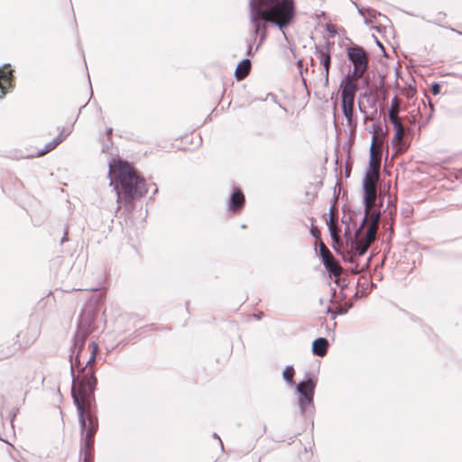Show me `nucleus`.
Returning <instances> with one entry per match:
<instances>
[{"mask_svg":"<svg viewBox=\"0 0 462 462\" xmlns=\"http://www.w3.org/2000/svg\"><path fill=\"white\" fill-rule=\"evenodd\" d=\"M108 177L110 186L113 187V191L117 197L116 211L121 208V205H124L127 211H133L136 200L148 192L144 179L127 162L119 157L109 162Z\"/></svg>","mask_w":462,"mask_h":462,"instance_id":"1","label":"nucleus"},{"mask_svg":"<svg viewBox=\"0 0 462 462\" xmlns=\"http://www.w3.org/2000/svg\"><path fill=\"white\" fill-rule=\"evenodd\" d=\"M295 369L293 365H287L282 373L285 383L294 389L295 404L300 415L305 419H312L315 412L314 396L318 384V378L312 372H305L303 378L294 381Z\"/></svg>","mask_w":462,"mask_h":462,"instance_id":"2","label":"nucleus"},{"mask_svg":"<svg viewBox=\"0 0 462 462\" xmlns=\"http://www.w3.org/2000/svg\"><path fill=\"white\" fill-rule=\"evenodd\" d=\"M256 18L276 26L286 38L285 30L297 19L295 0H266L263 10L254 12Z\"/></svg>","mask_w":462,"mask_h":462,"instance_id":"3","label":"nucleus"},{"mask_svg":"<svg viewBox=\"0 0 462 462\" xmlns=\"http://www.w3.org/2000/svg\"><path fill=\"white\" fill-rule=\"evenodd\" d=\"M79 393H76L75 384H71V397L77 410L79 423L80 427V448L82 452L84 449H88V448L94 444V439L90 438V434L97 429V424L96 417L90 418L89 423L91 427L87 429L84 407L82 402L79 398Z\"/></svg>","mask_w":462,"mask_h":462,"instance_id":"4","label":"nucleus"},{"mask_svg":"<svg viewBox=\"0 0 462 462\" xmlns=\"http://www.w3.org/2000/svg\"><path fill=\"white\" fill-rule=\"evenodd\" d=\"M97 384V378L94 369H80L76 377L75 386L79 388V393L84 395L88 401L94 399V393Z\"/></svg>","mask_w":462,"mask_h":462,"instance_id":"5","label":"nucleus"},{"mask_svg":"<svg viewBox=\"0 0 462 462\" xmlns=\"http://www.w3.org/2000/svg\"><path fill=\"white\" fill-rule=\"evenodd\" d=\"M346 244L348 247L350 255L347 258H344V261L355 264L356 266L354 272L358 273L357 260L366 254L369 245L368 244L363 243V240L356 238V234L349 235L347 237H346Z\"/></svg>","mask_w":462,"mask_h":462,"instance_id":"6","label":"nucleus"},{"mask_svg":"<svg viewBox=\"0 0 462 462\" xmlns=\"http://www.w3.org/2000/svg\"><path fill=\"white\" fill-rule=\"evenodd\" d=\"M96 316L95 310H89L80 315L73 339L79 343H85L87 337L95 330Z\"/></svg>","mask_w":462,"mask_h":462,"instance_id":"7","label":"nucleus"},{"mask_svg":"<svg viewBox=\"0 0 462 462\" xmlns=\"http://www.w3.org/2000/svg\"><path fill=\"white\" fill-rule=\"evenodd\" d=\"M350 42L349 45L346 46V54L348 61L352 64L353 67L361 68L367 69L368 68V58L366 56L365 50L352 42V40L347 39Z\"/></svg>","mask_w":462,"mask_h":462,"instance_id":"8","label":"nucleus"},{"mask_svg":"<svg viewBox=\"0 0 462 462\" xmlns=\"http://www.w3.org/2000/svg\"><path fill=\"white\" fill-rule=\"evenodd\" d=\"M14 69L10 63L0 66V100L15 87Z\"/></svg>","mask_w":462,"mask_h":462,"instance_id":"9","label":"nucleus"},{"mask_svg":"<svg viewBox=\"0 0 462 462\" xmlns=\"http://www.w3.org/2000/svg\"><path fill=\"white\" fill-rule=\"evenodd\" d=\"M249 10H250V22L253 25L252 37L247 43L246 56H254L259 49V45L253 49V44L255 42L256 38L262 30H265V25L262 24L254 14V0H249Z\"/></svg>","mask_w":462,"mask_h":462,"instance_id":"10","label":"nucleus"},{"mask_svg":"<svg viewBox=\"0 0 462 462\" xmlns=\"http://www.w3.org/2000/svg\"><path fill=\"white\" fill-rule=\"evenodd\" d=\"M245 206V196L242 189L238 186H232L228 199L226 200L227 210L236 212L242 210Z\"/></svg>","mask_w":462,"mask_h":462,"instance_id":"11","label":"nucleus"},{"mask_svg":"<svg viewBox=\"0 0 462 462\" xmlns=\"http://www.w3.org/2000/svg\"><path fill=\"white\" fill-rule=\"evenodd\" d=\"M85 343H79L77 340L73 339V343L70 346V353L69 355V362L70 364L69 365V371L71 375V384L76 383V375H75V368L76 367H82L81 366V361H80V352L84 348Z\"/></svg>","mask_w":462,"mask_h":462,"instance_id":"12","label":"nucleus"},{"mask_svg":"<svg viewBox=\"0 0 462 462\" xmlns=\"http://www.w3.org/2000/svg\"><path fill=\"white\" fill-rule=\"evenodd\" d=\"M65 129L62 127L60 128V134L53 138L51 141L48 142L43 148L40 149L33 157H40L42 155H45L46 153L51 152L54 150L60 143L63 142V140L70 134V132H68L64 134Z\"/></svg>","mask_w":462,"mask_h":462,"instance_id":"13","label":"nucleus"},{"mask_svg":"<svg viewBox=\"0 0 462 462\" xmlns=\"http://www.w3.org/2000/svg\"><path fill=\"white\" fill-rule=\"evenodd\" d=\"M357 89L358 88L354 83V79L345 75L339 85L340 97H355Z\"/></svg>","mask_w":462,"mask_h":462,"instance_id":"14","label":"nucleus"},{"mask_svg":"<svg viewBox=\"0 0 462 462\" xmlns=\"http://www.w3.org/2000/svg\"><path fill=\"white\" fill-rule=\"evenodd\" d=\"M376 137L372 136L371 145L369 148V160L367 168L365 169V173H368L369 176H373L374 180H377L379 177L378 171L376 170V162H375V152H374V145H375Z\"/></svg>","mask_w":462,"mask_h":462,"instance_id":"15","label":"nucleus"},{"mask_svg":"<svg viewBox=\"0 0 462 462\" xmlns=\"http://www.w3.org/2000/svg\"><path fill=\"white\" fill-rule=\"evenodd\" d=\"M319 60L320 65L323 67V76L325 86L328 85L329 82V68L331 64V55L328 52L324 53L323 51L318 50L315 52Z\"/></svg>","mask_w":462,"mask_h":462,"instance_id":"16","label":"nucleus"},{"mask_svg":"<svg viewBox=\"0 0 462 462\" xmlns=\"http://www.w3.org/2000/svg\"><path fill=\"white\" fill-rule=\"evenodd\" d=\"M374 178L369 176L368 173H365L362 178V196L375 197L376 187L374 183Z\"/></svg>","mask_w":462,"mask_h":462,"instance_id":"17","label":"nucleus"},{"mask_svg":"<svg viewBox=\"0 0 462 462\" xmlns=\"http://www.w3.org/2000/svg\"><path fill=\"white\" fill-rule=\"evenodd\" d=\"M328 339L319 337L312 341L311 352L316 356H323L328 352Z\"/></svg>","mask_w":462,"mask_h":462,"instance_id":"18","label":"nucleus"},{"mask_svg":"<svg viewBox=\"0 0 462 462\" xmlns=\"http://www.w3.org/2000/svg\"><path fill=\"white\" fill-rule=\"evenodd\" d=\"M251 70V61L248 58L242 59L235 70V78L236 80H243Z\"/></svg>","mask_w":462,"mask_h":462,"instance_id":"19","label":"nucleus"},{"mask_svg":"<svg viewBox=\"0 0 462 462\" xmlns=\"http://www.w3.org/2000/svg\"><path fill=\"white\" fill-rule=\"evenodd\" d=\"M353 102L354 97H340V106L343 116L346 117L347 124H351L353 118Z\"/></svg>","mask_w":462,"mask_h":462,"instance_id":"20","label":"nucleus"},{"mask_svg":"<svg viewBox=\"0 0 462 462\" xmlns=\"http://www.w3.org/2000/svg\"><path fill=\"white\" fill-rule=\"evenodd\" d=\"M332 211H333V206H331L329 208L328 217V218L326 217V225L328 226V233H329L331 241L333 243V248H334L336 254H341V252L337 248L335 247V245L338 243V236L334 228Z\"/></svg>","mask_w":462,"mask_h":462,"instance_id":"21","label":"nucleus"},{"mask_svg":"<svg viewBox=\"0 0 462 462\" xmlns=\"http://www.w3.org/2000/svg\"><path fill=\"white\" fill-rule=\"evenodd\" d=\"M326 269V271L328 273V276H338L342 271V268L340 265H338L334 260L332 259H323L322 263Z\"/></svg>","mask_w":462,"mask_h":462,"instance_id":"22","label":"nucleus"},{"mask_svg":"<svg viewBox=\"0 0 462 462\" xmlns=\"http://www.w3.org/2000/svg\"><path fill=\"white\" fill-rule=\"evenodd\" d=\"M315 254L319 258L321 263H323V259H331L330 258V252L328 249L325 246V245L320 242L319 244V246L315 247Z\"/></svg>","mask_w":462,"mask_h":462,"instance_id":"23","label":"nucleus"},{"mask_svg":"<svg viewBox=\"0 0 462 462\" xmlns=\"http://www.w3.org/2000/svg\"><path fill=\"white\" fill-rule=\"evenodd\" d=\"M375 202V197L362 196V205L364 207V214L369 216V210Z\"/></svg>","mask_w":462,"mask_h":462,"instance_id":"24","label":"nucleus"},{"mask_svg":"<svg viewBox=\"0 0 462 462\" xmlns=\"http://www.w3.org/2000/svg\"><path fill=\"white\" fill-rule=\"evenodd\" d=\"M380 215H381V210L380 208L375 211V212H373L371 215H370V224H369V228H372L374 230H377L378 228V222H379V219H380Z\"/></svg>","mask_w":462,"mask_h":462,"instance_id":"25","label":"nucleus"},{"mask_svg":"<svg viewBox=\"0 0 462 462\" xmlns=\"http://www.w3.org/2000/svg\"><path fill=\"white\" fill-rule=\"evenodd\" d=\"M365 71H366V69H365L353 67V69H350L347 72V74H346V75L355 80V79H361Z\"/></svg>","mask_w":462,"mask_h":462,"instance_id":"26","label":"nucleus"},{"mask_svg":"<svg viewBox=\"0 0 462 462\" xmlns=\"http://www.w3.org/2000/svg\"><path fill=\"white\" fill-rule=\"evenodd\" d=\"M333 48H334V42H330L329 40H327L323 46L315 44V52H318V50H321V51H323L324 53L328 52L331 55Z\"/></svg>","mask_w":462,"mask_h":462,"instance_id":"27","label":"nucleus"},{"mask_svg":"<svg viewBox=\"0 0 462 462\" xmlns=\"http://www.w3.org/2000/svg\"><path fill=\"white\" fill-rule=\"evenodd\" d=\"M389 117L394 132H404L402 125L393 116V110L390 111Z\"/></svg>","mask_w":462,"mask_h":462,"instance_id":"28","label":"nucleus"},{"mask_svg":"<svg viewBox=\"0 0 462 462\" xmlns=\"http://www.w3.org/2000/svg\"><path fill=\"white\" fill-rule=\"evenodd\" d=\"M366 14H367V17L366 16L364 17V23L365 24H369V23H373L374 20H375L376 14L380 15V13H376V11L372 8H367Z\"/></svg>","mask_w":462,"mask_h":462,"instance_id":"29","label":"nucleus"},{"mask_svg":"<svg viewBox=\"0 0 462 462\" xmlns=\"http://www.w3.org/2000/svg\"><path fill=\"white\" fill-rule=\"evenodd\" d=\"M375 233H376L375 230L368 227L365 232V238L362 239L363 243L368 244V245H370V244L375 239Z\"/></svg>","mask_w":462,"mask_h":462,"instance_id":"30","label":"nucleus"},{"mask_svg":"<svg viewBox=\"0 0 462 462\" xmlns=\"http://www.w3.org/2000/svg\"><path fill=\"white\" fill-rule=\"evenodd\" d=\"M358 88L365 89V92L362 95L364 97H366L367 96L372 95V91L370 89V85H369V82L367 79H361Z\"/></svg>","mask_w":462,"mask_h":462,"instance_id":"31","label":"nucleus"},{"mask_svg":"<svg viewBox=\"0 0 462 462\" xmlns=\"http://www.w3.org/2000/svg\"><path fill=\"white\" fill-rule=\"evenodd\" d=\"M368 217H369V216H367V215H365V214H364V216H363V217H362V219H361V221H360L359 225H358L357 226H356V227H355V232H354V234H356V238H358V236H359V235H360L361 231L364 229L365 225V223H366V221H367Z\"/></svg>","mask_w":462,"mask_h":462,"instance_id":"32","label":"nucleus"},{"mask_svg":"<svg viewBox=\"0 0 462 462\" xmlns=\"http://www.w3.org/2000/svg\"><path fill=\"white\" fill-rule=\"evenodd\" d=\"M112 146H113L112 137H108V139H106L102 144L101 152H103V153L108 152L109 150L112 148Z\"/></svg>","mask_w":462,"mask_h":462,"instance_id":"33","label":"nucleus"},{"mask_svg":"<svg viewBox=\"0 0 462 462\" xmlns=\"http://www.w3.org/2000/svg\"><path fill=\"white\" fill-rule=\"evenodd\" d=\"M382 125L379 121L373 122L372 125L368 128V132L370 134H373V136H374V133L377 131H382Z\"/></svg>","mask_w":462,"mask_h":462,"instance_id":"34","label":"nucleus"},{"mask_svg":"<svg viewBox=\"0 0 462 462\" xmlns=\"http://www.w3.org/2000/svg\"><path fill=\"white\" fill-rule=\"evenodd\" d=\"M325 30L328 32L330 37H335L337 34V31L335 25L332 23H326Z\"/></svg>","mask_w":462,"mask_h":462,"instance_id":"35","label":"nucleus"},{"mask_svg":"<svg viewBox=\"0 0 462 462\" xmlns=\"http://www.w3.org/2000/svg\"><path fill=\"white\" fill-rule=\"evenodd\" d=\"M430 88L432 94L438 96L441 91L442 85L439 82H433Z\"/></svg>","mask_w":462,"mask_h":462,"instance_id":"36","label":"nucleus"},{"mask_svg":"<svg viewBox=\"0 0 462 462\" xmlns=\"http://www.w3.org/2000/svg\"><path fill=\"white\" fill-rule=\"evenodd\" d=\"M79 462H93L88 458V449H84L81 453V448H79Z\"/></svg>","mask_w":462,"mask_h":462,"instance_id":"37","label":"nucleus"},{"mask_svg":"<svg viewBox=\"0 0 462 462\" xmlns=\"http://www.w3.org/2000/svg\"><path fill=\"white\" fill-rule=\"evenodd\" d=\"M95 360H96V356H94V354H90V356H89L88 362L86 363V365L83 367H81V369H87V370L93 369L91 365Z\"/></svg>","mask_w":462,"mask_h":462,"instance_id":"38","label":"nucleus"},{"mask_svg":"<svg viewBox=\"0 0 462 462\" xmlns=\"http://www.w3.org/2000/svg\"><path fill=\"white\" fill-rule=\"evenodd\" d=\"M88 347L91 349V354H94V356H96L97 352L98 351V344L95 341H90L88 343Z\"/></svg>","mask_w":462,"mask_h":462,"instance_id":"39","label":"nucleus"},{"mask_svg":"<svg viewBox=\"0 0 462 462\" xmlns=\"http://www.w3.org/2000/svg\"><path fill=\"white\" fill-rule=\"evenodd\" d=\"M267 97H270L272 101H273L275 104L279 106V107L286 111V108L280 102L277 101V97L273 93H268Z\"/></svg>","mask_w":462,"mask_h":462,"instance_id":"40","label":"nucleus"},{"mask_svg":"<svg viewBox=\"0 0 462 462\" xmlns=\"http://www.w3.org/2000/svg\"><path fill=\"white\" fill-rule=\"evenodd\" d=\"M18 413H19V408H14L13 411H11V425L12 426L14 424V420L15 419V417L17 416Z\"/></svg>","mask_w":462,"mask_h":462,"instance_id":"41","label":"nucleus"},{"mask_svg":"<svg viewBox=\"0 0 462 462\" xmlns=\"http://www.w3.org/2000/svg\"><path fill=\"white\" fill-rule=\"evenodd\" d=\"M350 307H338L337 309V314L339 315H345L347 313Z\"/></svg>","mask_w":462,"mask_h":462,"instance_id":"42","label":"nucleus"},{"mask_svg":"<svg viewBox=\"0 0 462 462\" xmlns=\"http://www.w3.org/2000/svg\"><path fill=\"white\" fill-rule=\"evenodd\" d=\"M327 312L330 314L333 319L339 316V314H337V310H331L329 307L327 309Z\"/></svg>","mask_w":462,"mask_h":462,"instance_id":"43","label":"nucleus"},{"mask_svg":"<svg viewBox=\"0 0 462 462\" xmlns=\"http://www.w3.org/2000/svg\"><path fill=\"white\" fill-rule=\"evenodd\" d=\"M355 5H356V8H357V12H358V14H359L361 16L365 17V14H366V9H365V8H364V7H362V6H358L356 4H355Z\"/></svg>","mask_w":462,"mask_h":462,"instance_id":"44","label":"nucleus"},{"mask_svg":"<svg viewBox=\"0 0 462 462\" xmlns=\"http://www.w3.org/2000/svg\"><path fill=\"white\" fill-rule=\"evenodd\" d=\"M372 36H373V38H374V42H375L376 45H377V46H378V47H379L383 51H384V47H383V43L378 40V38H377L375 35H374V34H373Z\"/></svg>","mask_w":462,"mask_h":462,"instance_id":"45","label":"nucleus"},{"mask_svg":"<svg viewBox=\"0 0 462 462\" xmlns=\"http://www.w3.org/2000/svg\"><path fill=\"white\" fill-rule=\"evenodd\" d=\"M69 241V236H68V230L65 229L64 230V233H63V236L61 237L60 239V244H64L65 242Z\"/></svg>","mask_w":462,"mask_h":462,"instance_id":"46","label":"nucleus"},{"mask_svg":"<svg viewBox=\"0 0 462 462\" xmlns=\"http://www.w3.org/2000/svg\"><path fill=\"white\" fill-rule=\"evenodd\" d=\"M318 19H327V14L324 11H320L319 14H317Z\"/></svg>","mask_w":462,"mask_h":462,"instance_id":"47","label":"nucleus"},{"mask_svg":"<svg viewBox=\"0 0 462 462\" xmlns=\"http://www.w3.org/2000/svg\"><path fill=\"white\" fill-rule=\"evenodd\" d=\"M213 438H214V439H218V440H219L220 445H221V450L224 452V446H223V443H222V441H221V439H220L219 436L217 435V433L214 432V433H213Z\"/></svg>","mask_w":462,"mask_h":462,"instance_id":"48","label":"nucleus"},{"mask_svg":"<svg viewBox=\"0 0 462 462\" xmlns=\"http://www.w3.org/2000/svg\"><path fill=\"white\" fill-rule=\"evenodd\" d=\"M112 132H113V128L112 127H107L106 129V139H108V137H111Z\"/></svg>","mask_w":462,"mask_h":462,"instance_id":"49","label":"nucleus"},{"mask_svg":"<svg viewBox=\"0 0 462 462\" xmlns=\"http://www.w3.org/2000/svg\"><path fill=\"white\" fill-rule=\"evenodd\" d=\"M266 38V34L265 33H262L261 36H260V40H259V47L263 44V41L265 40Z\"/></svg>","mask_w":462,"mask_h":462,"instance_id":"50","label":"nucleus"},{"mask_svg":"<svg viewBox=\"0 0 462 462\" xmlns=\"http://www.w3.org/2000/svg\"><path fill=\"white\" fill-rule=\"evenodd\" d=\"M403 134V132H394V134H393V139H399L402 136Z\"/></svg>","mask_w":462,"mask_h":462,"instance_id":"51","label":"nucleus"},{"mask_svg":"<svg viewBox=\"0 0 462 462\" xmlns=\"http://www.w3.org/2000/svg\"><path fill=\"white\" fill-rule=\"evenodd\" d=\"M297 65H298V68L300 69V72L302 73L301 68L303 66V60H299L297 61Z\"/></svg>","mask_w":462,"mask_h":462,"instance_id":"52","label":"nucleus"},{"mask_svg":"<svg viewBox=\"0 0 462 462\" xmlns=\"http://www.w3.org/2000/svg\"><path fill=\"white\" fill-rule=\"evenodd\" d=\"M254 317L255 319L260 320L263 317V312H259L257 314H254Z\"/></svg>","mask_w":462,"mask_h":462,"instance_id":"53","label":"nucleus"},{"mask_svg":"<svg viewBox=\"0 0 462 462\" xmlns=\"http://www.w3.org/2000/svg\"><path fill=\"white\" fill-rule=\"evenodd\" d=\"M396 105H397V97H394L392 98V101H391L392 108H393V106H396Z\"/></svg>","mask_w":462,"mask_h":462,"instance_id":"54","label":"nucleus"},{"mask_svg":"<svg viewBox=\"0 0 462 462\" xmlns=\"http://www.w3.org/2000/svg\"><path fill=\"white\" fill-rule=\"evenodd\" d=\"M345 217H346V216H344V217H343V218H342V223L346 224V222H347V221H349V222H351V221H352V216H348L347 220H346V218H345Z\"/></svg>","mask_w":462,"mask_h":462,"instance_id":"55","label":"nucleus"},{"mask_svg":"<svg viewBox=\"0 0 462 462\" xmlns=\"http://www.w3.org/2000/svg\"><path fill=\"white\" fill-rule=\"evenodd\" d=\"M358 106H359L360 113H362V114H365L366 113L365 108L361 106L360 102L358 103Z\"/></svg>","mask_w":462,"mask_h":462,"instance_id":"56","label":"nucleus"},{"mask_svg":"<svg viewBox=\"0 0 462 462\" xmlns=\"http://www.w3.org/2000/svg\"><path fill=\"white\" fill-rule=\"evenodd\" d=\"M310 234L311 236L314 237V238H318V235L316 234V232L314 231L313 227L310 228Z\"/></svg>","mask_w":462,"mask_h":462,"instance_id":"57","label":"nucleus"},{"mask_svg":"<svg viewBox=\"0 0 462 462\" xmlns=\"http://www.w3.org/2000/svg\"><path fill=\"white\" fill-rule=\"evenodd\" d=\"M372 29L375 30L378 32H381V26L380 25L379 26H372Z\"/></svg>","mask_w":462,"mask_h":462,"instance_id":"58","label":"nucleus"},{"mask_svg":"<svg viewBox=\"0 0 462 462\" xmlns=\"http://www.w3.org/2000/svg\"><path fill=\"white\" fill-rule=\"evenodd\" d=\"M384 196H385V195H384V194H383L382 199H381V200H380V202H379V207H380V208H382V207H383V200H384Z\"/></svg>","mask_w":462,"mask_h":462,"instance_id":"59","label":"nucleus"},{"mask_svg":"<svg viewBox=\"0 0 462 462\" xmlns=\"http://www.w3.org/2000/svg\"><path fill=\"white\" fill-rule=\"evenodd\" d=\"M371 259H372V255H370V256L367 258L366 265H368V264H369V263H370Z\"/></svg>","mask_w":462,"mask_h":462,"instance_id":"60","label":"nucleus"},{"mask_svg":"<svg viewBox=\"0 0 462 462\" xmlns=\"http://www.w3.org/2000/svg\"><path fill=\"white\" fill-rule=\"evenodd\" d=\"M391 203H392V198H391V196H390V197H389V199H388V205H387V208L391 205Z\"/></svg>","mask_w":462,"mask_h":462,"instance_id":"61","label":"nucleus"},{"mask_svg":"<svg viewBox=\"0 0 462 462\" xmlns=\"http://www.w3.org/2000/svg\"><path fill=\"white\" fill-rule=\"evenodd\" d=\"M87 106V104H86V105H84V106H82L79 108V114L81 113L82 109H83V108H85V106Z\"/></svg>","mask_w":462,"mask_h":462,"instance_id":"62","label":"nucleus"},{"mask_svg":"<svg viewBox=\"0 0 462 462\" xmlns=\"http://www.w3.org/2000/svg\"><path fill=\"white\" fill-rule=\"evenodd\" d=\"M439 16H445V14H442V13H439L438 14Z\"/></svg>","mask_w":462,"mask_h":462,"instance_id":"63","label":"nucleus"},{"mask_svg":"<svg viewBox=\"0 0 462 462\" xmlns=\"http://www.w3.org/2000/svg\"><path fill=\"white\" fill-rule=\"evenodd\" d=\"M157 191H158V188L156 187L155 189L153 190V194H155Z\"/></svg>","mask_w":462,"mask_h":462,"instance_id":"64","label":"nucleus"}]
</instances>
